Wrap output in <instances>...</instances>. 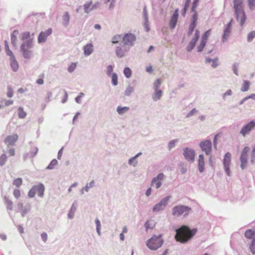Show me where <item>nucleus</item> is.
<instances>
[{"label":"nucleus","instance_id":"obj_59","mask_svg":"<svg viewBox=\"0 0 255 255\" xmlns=\"http://www.w3.org/2000/svg\"><path fill=\"white\" fill-rule=\"evenodd\" d=\"M84 94L82 93H81L80 95L76 98V101L78 103H80L81 102V98L83 96Z\"/></svg>","mask_w":255,"mask_h":255},{"label":"nucleus","instance_id":"obj_61","mask_svg":"<svg viewBox=\"0 0 255 255\" xmlns=\"http://www.w3.org/2000/svg\"><path fill=\"white\" fill-rule=\"evenodd\" d=\"M249 99H255V94H253L249 96L248 97H245L244 100H247Z\"/></svg>","mask_w":255,"mask_h":255},{"label":"nucleus","instance_id":"obj_46","mask_svg":"<svg viewBox=\"0 0 255 255\" xmlns=\"http://www.w3.org/2000/svg\"><path fill=\"white\" fill-rule=\"evenodd\" d=\"M121 39V36L120 35H115L113 37L112 43L114 44L117 43L119 40Z\"/></svg>","mask_w":255,"mask_h":255},{"label":"nucleus","instance_id":"obj_33","mask_svg":"<svg viewBox=\"0 0 255 255\" xmlns=\"http://www.w3.org/2000/svg\"><path fill=\"white\" fill-rule=\"evenodd\" d=\"M124 73L127 78H129L131 75V71L130 68L127 67L125 68Z\"/></svg>","mask_w":255,"mask_h":255},{"label":"nucleus","instance_id":"obj_3","mask_svg":"<svg viewBox=\"0 0 255 255\" xmlns=\"http://www.w3.org/2000/svg\"><path fill=\"white\" fill-rule=\"evenodd\" d=\"M161 235L158 236H153L147 242V246L152 250H156L161 247L163 244V240L161 239Z\"/></svg>","mask_w":255,"mask_h":255},{"label":"nucleus","instance_id":"obj_24","mask_svg":"<svg viewBox=\"0 0 255 255\" xmlns=\"http://www.w3.org/2000/svg\"><path fill=\"white\" fill-rule=\"evenodd\" d=\"M18 34V31L17 30H15L13 31L11 35V43L13 46L16 45V35Z\"/></svg>","mask_w":255,"mask_h":255},{"label":"nucleus","instance_id":"obj_4","mask_svg":"<svg viewBox=\"0 0 255 255\" xmlns=\"http://www.w3.org/2000/svg\"><path fill=\"white\" fill-rule=\"evenodd\" d=\"M32 47V43L31 40L27 41L21 45V50L24 58L28 59L30 57L31 55L30 49Z\"/></svg>","mask_w":255,"mask_h":255},{"label":"nucleus","instance_id":"obj_28","mask_svg":"<svg viewBox=\"0 0 255 255\" xmlns=\"http://www.w3.org/2000/svg\"><path fill=\"white\" fill-rule=\"evenodd\" d=\"M4 199L7 206V209L9 210H12L13 209L12 202L6 197H5Z\"/></svg>","mask_w":255,"mask_h":255},{"label":"nucleus","instance_id":"obj_18","mask_svg":"<svg viewBox=\"0 0 255 255\" xmlns=\"http://www.w3.org/2000/svg\"><path fill=\"white\" fill-rule=\"evenodd\" d=\"M178 18V9H177L175 10L173 15L171 16L170 20V27L171 28H174L176 24Z\"/></svg>","mask_w":255,"mask_h":255},{"label":"nucleus","instance_id":"obj_6","mask_svg":"<svg viewBox=\"0 0 255 255\" xmlns=\"http://www.w3.org/2000/svg\"><path fill=\"white\" fill-rule=\"evenodd\" d=\"M136 38L134 34L128 33L125 34L122 38V42L125 45L132 46L134 45Z\"/></svg>","mask_w":255,"mask_h":255},{"label":"nucleus","instance_id":"obj_45","mask_svg":"<svg viewBox=\"0 0 255 255\" xmlns=\"http://www.w3.org/2000/svg\"><path fill=\"white\" fill-rule=\"evenodd\" d=\"M35 193H36L35 189L34 188V186H33L32 188L28 192V195L29 197L32 198L35 196Z\"/></svg>","mask_w":255,"mask_h":255},{"label":"nucleus","instance_id":"obj_39","mask_svg":"<svg viewBox=\"0 0 255 255\" xmlns=\"http://www.w3.org/2000/svg\"><path fill=\"white\" fill-rule=\"evenodd\" d=\"M162 95V91L160 90H157L153 96V100L155 101L159 99Z\"/></svg>","mask_w":255,"mask_h":255},{"label":"nucleus","instance_id":"obj_40","mask_svg":"<svg viewBox=\"0 0 255 255\" xmlns=\"http://www.w3.org/2000/svg\"><path fill=\"white\" fill-rule=\"evenodd\" d=\"M250 249L252 254L255 255V239L252 241L250 246Z\"/></svg>","mask_w":255,"mask_h":255},{"label":"nucleus","instance_id":"obj_23","mask_svg":"<svg viewBox=\"0 0 255 255\" xmlns=\"http://www.w3.org/2000/svg\"><path fill=\"white\" fill-rule=\"evenodd\" d=\"M93 47L91 44H88L85 45L84 47V54L86 55H90L93 51Z\"/></svg>","mask_w":255,"mask_h":255},{"label":"nucleus","instance_id":"obj_56","mask_svg":"<svg viewBox=\"0 0 255 255\" xmlns=\"http://www.w3.org/2000/svg\"><path fill=\"white\" fill-rule=\"evenodd\" d=\"M113 70V68L112 66L109 65L107 67V74L108 76H110L111 75Z\"/></svg>","mask_w":255,"mask_h":255},{"label":"nucleus","instance_id":"obj_62","mask_svg":"<svg viewBox=\"0 0 255 255\" xmlns=\"http://www.w3.org/2000/svg\"><path fill=\"white\" fill-rule=\"evenodd\" d=\"M197 20V14L195 12L192 16V21L196 22Z\"/></svg>","mask_w":255,"mask_h":255},{"label":"nucleus","instance_id":"obj_49","mask_svg":"<svg viewBox=\"0 0 255 255\" xmlns=\"http://www.w3.org/2000/svg\"><path fill=\"white\" fill-rule=\"evenodd\" d=\"M96 226H97V231L99 235L100 234V227H101V223L100 221L98 219H96L95 221Z\"/></svg>","mask_w":255,"mask_h":255},{"label":"nucleus","instance_id":"obj_30","mask_svg":"<svg viewBox=\"0 0 255 255\" xmlns=\"http://www.w3.org/2000/svg\"><path fill=\"white\" fill-rule=\"evenodd\" d=\"M30 37V34L29 32L26 31L23 32L21 34L20 38L22 40L28 39Z\"/></svg>","mask_w":255,"mask_h":255},{"label":"nucleus","instance_id":"obj_19","mask_svg":"<svg viewBox=\"0 0 255 255\" xmlns=\"http://www.w3.org/2000/svg\"><path fill=\"white\" fill-rule=\"evenodd\" d=\"M232 20L230 21L226 25V28L224 30V33L223 35V41H225L227 39L231 30V24H232Z\"/></svg>","mask_w":255,"mask_h":255},{"label":"nucleus","instance_id":"obj_53","mask_svg":"<svg viewBox=\"0 0 255 255\" xmlns=\"http://www.w3.org/2000/svg\"><path fill=\"white\" fill-rule=\"evenodd\" d=\"M249 5L250 8H253L255 6V0H248Z\"/></svg>","mask_w":255,"mask_h":255},{"label":"nucleus","instance_id":"obj_42","mask_svg":"<svg viewBox=\"0 0 255 255\" xmlns=\"http://www.w3.org/2000/svg\"><path fill=\"white\" fill-rule=\"evenodd\" d=\"M211 30L209 29L207 31H206L204 35L202 36V39L204 40L205 41H207V40L208 39V37L211 34Z\"/></svg>","mask_w":255,"mask_h":255},{"label":"nucleus","instance_id":"obj_57","mask_svg":"<svg viewBox=\"0 0 255 255\" xmlns=\"http://www.w3.org/2000/svg\"><path fill=\"white\" fill-rule=\"evenodd\" d=\"M212 62V67L213 68H216L218 65V58H215V59H213Z\"/></svg>","mask_w":255,"mask_h":255},{"label":"nucleus","instance_id":"obj_7","mask_svg":"<svg viewBox=\"0 0 255 255\" xmlns=\"http://www.w3.org/2000/svg\"><path fill=\"white\" fill-rule=\"evenodd\" d=\"M231 162V154L229 152H227L224 158L223 164L224 166V169L225 172L227 173L228 176L231 175L230 166Z\"/></svg>","mask_w":255,"mask_h":255},{"label":"nucleus","instance_id":"obj_21","mask_svg":"<svg viewBox=\"0 0 255 255\" xmlns=\"http://www.w3.org/2000/svg\"><path fill=\"white\" fill-rule=\"evenodd\" d=\"M36 190V192L40 197H42L44 192V187L43 184H39L37 185L34 186Z\"/></svg>","mask_w":255,"mask_h":255},{"label":"nucleus","instance_id":"obj_38","mask_svg":"<svg viewBox=\"0 0 255 255\" xmlns=\"http://www.w3.org/2000/svg\"><path fill=\"white\" fill-rule=\"evenodd\" d=\"M58 162L56 159H53L49 163L47 168L49 169H52L54 168L55 166L57 164Z\"/></svg>","mask_w":255,"mask_h":255},{"label":"nucleus","instance_id":"obj_20","mask_svg":"<svg viewBox=\"0 0 255 255\" xmlns=\"http://www.w3.org/2000/svg\"><path fill=\"white\" fill-rule=\"evenodd\" d=\"M204 158L202 154H200L199 156L198 159V167L200 172H203L204 170Z\"/></svg>","mask_w":255,"mask_h":255},{"label":"nucleus","instance_id":"obj_17","mask_svg":"<svg viewBox=\"0 0 255 255\" xmlns=\"http://www.w3.org/2000/svg\"><path fill=\"white\" fill-rule=\"evenodd\" d=\"M164 175L163 173H159L156 177L153 178L151 182V185H155L156 188H158L161 185V181L163 179Z\"/></svg>","mask_w":255,"mask_h":255},{"label":"nucleus","instance_id":"obj_9","mask_svg":"<svg viewBox=\"0 0 255 255\" xmlns=\"http://www.w3.org/2000/svg\"><path fill=\"white\" fill-rule=\"evenodd\" d=\"M250 151V148L249 147H245L243 149V151L241 153L240 160L241 162V168L243 169L247 165V159H248V153Z\"/></svg>","mask_w":255,"mask_h":255},{"label":"nucleus","instance_id":"obj_31","mask_svg":"<svg viewBox=\"0 0 255 255\" xmlns=\"http://www.w3.org/2000/svg\"><path fill=\"white\" fill-rule=\"evenodd\" d=\"M63 22L64 25H67L69 23L70 16L68 12H66L63 16Z\"/></svg>","mask_w":255,"mask_h":255},{"label":"nucleus","instance_id":"obj_44","mask_svg":"<svg viewBox=\"0 0 255 255\" xmlns=\"http://www.w3.org/2000/svg\"><path fill=\"white\" fill-rule=\"evenodd\" d=\"M7 159V157L5 154H2L0 156V165L2 166L3 165L4 163L5 162Z\"/></svg>","mask_w":255,"mask_h":255},{"label":"nucleus","instance_id":"obj_29","mask_svg":"<svg viewBox=\"0 0 255 255\" xmlns=\"http://www.w3.org/2000/svg\"><path fill=\"white\" fill-rule=\"evenodd\" d=\"M129 110V108L128 107H120L119 106L118 108H117V112L118 113L120 114V115H122L124 113L128 111Z\"/></svg>","mask_w":255,"mask_h":255},{"label":"nucleus","instance_id":"obj_13","mask_svg":"<svg viewBox=\"0 0 255 255\" xmlns=\"http://www.w3.org/2000/svg\"><path fill=\"white\" fill-rule=\"evenodd\" d=\"M17 139L18 135L17 134H13L12 135L7 136L4 140V142L7 146H12L14 145Z\"/></svg>","mask_w":255,"mask_h":255},{"label":"nucleus","instance_id":"obj_14","mask_svg":"<svg viewBox=\"0 0 255 255\" xmlns=\"http://www.w3.org/2000/svg\"><path fill=\"white\" fill-rule=\"evenodd\" d=\"M199 31L198 30L195 31L194 37L192 39V40L189 42L187 49L188 51L192 50L193 48L195 46L197 41H198L199 37Z\"/></svg>","mask_w":255,"mask_h":255},{"label":"nucleus","instance_id":"obj_5","mask_svg":"<svg viewBox=\"0 0 255 255\" xmlns=\"http://www.w3.org/2000/svg\"><path fill=\"white\" fill-rule=\"evenodd\" d=\"M190 209L185 206H177L173 208L172 214L175 216H179L181 215H187Z\"/></svg>","mask_w":255,"mask_h":255},{"label":"nucleus","instance_id":"obj_58","mask_svg":"<svg viewBox=\"0 0 255 255\" xmlns=\"http://www.w3.org/2000/svg\"><path fill=\"white\" fill-rule=\"evenodd\" d=\"M42 240L44 242H46L47 240V235L45 233H43L41 235Z\"/></svg>","mask_w":255,"mask_h":255},{"label":"nucleus","instance_id":"obj_22","mask_svg":"<svg viewBox=\"0 0 255 255\" xmlns=\"http://www.w3.org/2000/svg\"><path fill=\"white\" fill-rule=\"evenodd\" d=\"M98 5H99V3H97V4L93 5L92 4V2H88L84 4L85 11L86 12L88 13L94 8H96Z\"/></svg>","mask_w":255,"mask_h":255},{"label":"nucleus","instance_id":"obj_15","mask_svg":"<svg viewBox=\"0 0 255 255\" xmlns=\"http://www.w3.org/2000/svg\"><path fill=\"white\" fill-rule=\"evenodd\" d=\"M52 32L51 28H49L46 31L41 32L38 37V41L39 43L44 42L47 37L49 36Z\"/></svg>","mask_w":255,"mask_h":255},{"label":"nucleus","instance_id":"obj_52","mask_svg":"<svg viewBox=\"0 0 255 255\" xmlns=\"http://www.w3.org/2000/svg\"><path fill=\"white\" fill-rule=\"evenodd\" d=\"M6 54L10 57V60L15 58L12 52L10 49L7 50L6 51Z\"/></svg>","mask_w":255,"mask_h":255},{"label":"nucleus","instance_id":"obj_36","mask_svg":"<svg viewBox=\"0 0 255 255\" xmlns=\"http://www.w3.org/2000/svg\"><path fill=\"white\" fill-rule=\"evenodd\" d=\"M26 114L23 111V109L21 107L18 108V116L20 118H24L26 116Z\"/></svg>","mask_w":255,"mask_h":255},{"label":"nucleus","instance_id":"obj_37","mask_svg":"<svg viewBox=\"0 0 255 255\" xmlns=\"http://www.w3.org/2000/svg\"><path fill=\"white\" fill-rule=\"evenodd\" d=\"M196 26V22L192 21V22L190 24L189 27V32H188L189 35H191L192 34V33L193 32Z\"/></svg>","mask_w":255,"mask_h":255},{"label":"nucleus","instance_id":"obj_54","mask_svg":"<svg viewBox=\"0 0 255 255\" xmlns=\"http://www.w3.org/2000/svg\"><path fill=\"white\" fill-rule=\"evenodd\" d=\"M176 141L177 140H173L169 142V143H168V148L169 149H171L175 146Z\"/></svg>","mask_w":255,"mask_h":255},{"label":"nucleus","instance_id":"obj_50","mask_svg":"<svg viewBox=\"0 0 255 255\" xmlns=\"http://www.w3.org/2000/svg\"><path fill=\"white\" fill-rule=\"evenodd\" d=\"M13 90L12 88L10 87H8L7 88V96L8 98H11L13 96Z\"/></svg>","mask_w":255,"mask_h":255},{"label":"nucleus","instance_id":"obj_16","mask_svg":"<svg viewBox=\"0 0 255 255\" xmlns=\"http://www.w3.org/2000/svg\"><path fill=\"white\" fill-rule=\"evenodd\" d=\"M128 50L129 49L125 45L118 46L116 49V53L118 57L122 58L125 55Z\"/></svg>","mask_w":255,"mask_h":255},{"label":"nucleus","instance_id":"obj_32","mask_svg":"<svg viewBox=\"0 0 255 255\" xmlns=\"http://www.w3.org/2000/svg\"><path fill=\"white\" fill-rule=\"evenodd\" d=\"M22 184V180L21 178H18L13 180V184L16 187H19Z\"/></svg>","mask_w":255,"mask_h":255},{"label":"nucleus","instance_id":"obj_43","mask_svg":"<svg viewBox=\"0 0 255 255\" xmlns=\"http://www.w3.org/2000/svg\"><path fill=\"white\" fill-rule=\"evenodd\" d=\"M13 194L15 198L18 199L21 195L20 191L18 189H15L13 190Z\"/></svg>","mask_w":255,"mask_h":255},{"label":"nucleus","instance_id":"obj_51","mask_svg":"<svg viewBox=\"0 0 255 255\" xmlns=\"http://www.w3.org/2000/svg\"><path fill=\"white\" fill-rule=\"evenodd\" d=\"M133 92V88L131 87H128L127 89L125 91V94L126 96H129Z\"/></svg>","mask_w":255,"mask_h":255},{"label":"nucleus","instance_id":"obj_34","mask_svg":"<svg viewBox=\"0 0 255 255\" xmlns=\"http://www.w3.org/2000/svg\"><path fill=\"white\" fill-rule=\"evenodd\" d=\"M206 41L202 39L200 45L197 47L198 52H201L203 50L206 45Z\"/></svg>","mask_w":255,"mask_h":255},{"label":"nucleus","instance_id":"obj_26","mask_svg":"<svg viewBox=\"0 0 255 255\" xmlns=\"http://www.w3.org/2000/svg\"><path fill=\"white\" fill-rule=\"evenodd\" d=\"M255 231L251 229L248 230L245 233V236L249 239H252L255 235Z\"/></svg>","mask_w":255,"mask_h":255},{"label":"nucleus","instance_id":"obj_47","mask_svg":"<svg viewBox=\"0 0 255 255\" xmlns=\"http://www.w3.org/2000/svg\"><path fill=\"white\" fill-rule=\"evenodd\" d=\"M255 37V31H253L250 32L248 35V41H251Z\"/></svg>","mask_w":255,"mask_h":255},{"label":"nucleus","instance_id":"obj_12","mask_svg":"<svg viewBox=\"0 0 255 255\" xmlns=\"http://www.w3.org/2000/svg\"><path fill=\"white\" fill-rule=\"evenodd\" d=\"M183 155L187 160L191 162L194 160L195 152L193 150L186 148L184 149Z\"/></svg>","mask_w":255,"mask_h":255},{"label":"nucleus","instance_id":"obj_55","mask_svg":"<svg viewBox=\"0 0 255 255\" xmlns=\"http://www.w3.org/2000/svg\"><path fill=\"white\" fill-rule=\"evenodd\" d=\"M189 2H186L185 3V4H184V9H183V15L184 16H185V14H186V12L187 11V10L189 7Z\"/></svg>","mask_w":255,"mask_h":255},{"label":"nucleus","instance_id":"obj_35","mask_svg":"<svg viewBox=\"0 0 255 255\" xmlns=\"http://www.w3.org/2000/svg\"><path fill=\"white\" fill-rule=\"evenodd\" d=\"M77 65V62L72 63L68 68V71L69 72H72L75 70Z\"/></svg>","mask_w":255,"mask_h":255},{"label":"nucleus","instance_id":"obj_2","mask_svg":"<svg viewBox=\"0 0 255 255\" xmlns=\"http://www.w3.org/2000/svg\"><path fill=\"white\" fill-rule=\"evenodd\" d=\"M234 9L235 10L237 20L240 22L241 26H243L246 20L245 12L243 9V0H233Z\"/></svg>","mask_w":255,"mask_h":255},{"label":"nucleus","instance_id":"obj_41","mask_svg":"<svg viewBox=\"0 0 255 255\" xmlns=\"http://www.w3.org/2000/svg\"><path fill=\"white\" fill-rule=\"evenodd\" d=\"M112 83L114 85L116 86L118 84V76L117 74L113 73L112 76Z\"/></svg>","mask_w":255,"mask_h":255},{"label":"nucleus","instance_id":"obj_11","mask_svg":"<svg viewBox=\"0 0 255 255\" xmlns=\"http://www.w3.org/2000/svg\"><path fill=\"white\" fill-rule=\"evenodd\" d=\"M169 198L170 196H167L163 198L159 203L154 206L153 210L154 211H159L163 210L167 205Z\"/></svg>","mask_w":255,"mask_h":255},{"label":"nucleus","instance_id":"obj_25","mask_svg":"<svg viewBox=\"0 0 255 255\" xmlns=\"http://www.w3.org/2000/svg\"><path fill=\"white\" fill-rule=\"evenodd\" d=\"M10 66L13 71H16L18 70L19 65L15 58L10 60Z\"/></svg>","mask_w":255,"mask_h":255},{"label":"nucleus","instance_id":"obj_63","mask_svg":"<svg viewBox=\"0 0 255 255\" xmlns=\"http://www.w3.org/2000/svg\"><path fill=\"white\" fill-rule=\"evenodd\" d=\"M13 102L12 100H7L5 102V105L6 106H8L9 105L13 104Z\"/></svg>","mask_w":255,"mask_h":255},{"label":"nucleus","instance_id":"obj_64","mask_svg":"<svg viewBox=\"0 0 255 255\" xmlns=\"http://www.w3.org/2000/svg\"><path fill=\"white\" fill-rule=\"evenodd\" d=\"M94 183H95L94 181H93V180L89 184H87L86 185V188L88 189V188L92 187L94 186Z\"/></svg>","mask_w":255,"mask_h":255},{"label":"nucleus","instance_id":"obj_27","mask_svg":"<svg viewBox=\"0 0 255 255\" xmlns=\"http://www.w3.org/2000/svg\"><path fill=\"white\" fill-rule=\"evenodd\" d=\"M250 82L248 81H244L242 87L241 88V91L242 92H246L249 90L250 88Z\"/></svg>","mask_w":255,"mask_h":255},{"label":"nucleus","instance_id":"obj_1","mask_svg":"<svg viewBox=\"0 0 255 255\" xmlns=\"http://www.w3.org/2000/svg\"><path fill=\"white\" fill-rule=\"evenodd\" d=\"M197 228L191 229L188 226L183 225L176 230L175 239L181 244L189 242L197 232Z\"/></svg>","mask_w":255,"mask_h":255},{"label":"nucleus","instance_id":"obj_48","mask_svg":"<svg viewBox=\"0 0 255 255\" xmlns=\"http://www.w3.org/2000/svg\"><path fill=\"white\" fill-rule=\"evenodd\" d=\"M40 76V78L36 80V83L38 85H42L44 83L43 78L44 77V74H42Z\"/></svg>","mask_w":255,"mask_h":255},{"label":"nucleus","instance_id":"obj_60","mask_svg":"<svg viewBox=\"0 0 255 255\" xmlns=\"http://www.w3.org/2000/svg\"><path fill=\"white\" fill-rule=\"evenodd\" d=\"M8 153L10 156H14L15 154V151L13 148H11L8 150Z\"/></svg>","mask_w":255,"mask_h":255},{"label":"nucleus","instance_id":"obj_10","mask_svg":"<svg viewBox=\"0 0 255 255\" xmlns=\"http://www.w3.org/2000/svg\"><path fill=\"white\" fill-rule=\"evenodd\" d=\"M200 146L202 151L207 155H209L211 152L212 143L210 140H207L202 141L200 143Z\"/></svg>","mask_w":255,"mask_h":255},{"label":"nucleus","instance_id":"obj_8","mask_svg":"<svg viewBox=\"0 0 255 255\" xmlns=\"http://www.w3.org/2000/svg\"><path fill=\"white\" fill-rule=\"evenodd\" d=\"M255 122L254 121H252L243 126L240 131V133L245 136L246 135L249 134L250 132L255 128Z\"/></svg>","mask_w":255,"mask_h":255}]
</instances>
